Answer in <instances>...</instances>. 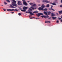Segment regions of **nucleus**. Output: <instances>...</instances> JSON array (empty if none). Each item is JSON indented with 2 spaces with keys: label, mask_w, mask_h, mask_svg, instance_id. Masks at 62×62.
Masks as SVG:
<instances>
[{
  "label": "nucleus",
  "mask_w": 62,
  "mask_h": 62,
  "mask_svg": "<svg viewBox=\"0 0 62 62\" xmlns=\"http://www.w3.org/2000/svg\"><path fill=\"white\" fill-rule=\"evenodd\" d=\"M47 23V21H45V23Z\"/></svg>",
  "instance_id": "c9c22d12"
},
{
  "label": "nucleus",
  "mask_w": 62,
  "mask_h": 62,
  "mask_svg": "<svg viewBox=\"0 0 62 62\" xmlns=\"http://www.w3.org/2000/svg\"><path fill=\"white\" fill-rule=\"evenodd\" d=\"M15 11V10L14 9H11V11Z\"/></svg>",
  "instance_id": "412c9836"
},
{
  "label": "nucleus",
  "mask_w": 62,
  "mask_h": 62,
  "mask_svg": "<svg viewBox=\"0 0 62 62\" xmlns=\"http://www.w3.org/2000/svg\"><path fill=\"white\" fill-rule=\"evenodd\" d=\"M51 23V22L49 21H47V23Z\"/></svg>",
  "instance_id": "c756f323"
},
{
  "label": "nucleus",
  "mask_w": 62,
  "mask_h": 62,
  "mask_svg": "<svg viewBox=\"0 0 62 62\" xmlns=\"http://www.w3.org/2000/svg\"><path fill=\"white\" fill-rule=\"evenodd\" d=\"M49 6H50V5H49V4H48L46 5V7H47V8H48L49 7Z\"/></svg>",
  "instance_id": "b1692460"
},
{
  "label": "nucleus",
  "mask_w": 62,
  "mask_h": 62,
  "mask_svg": "<svg viewBox=\"0 0 62 62\" xmlns=\"http://www.w3.org/2000/svg\"><path fill=\"white\" fill-rule=\"evenodd\" d=\"M18 5H19V6H21V5H22V2L21 1H18Z\"/></svg>",
  "instance_id": "0eeeda50"
},
{
  "label": "nucleus",
  "mask_w": 62,
  "mask_h": 62,
  "mask_svg": "<svg viewBox=\"0 0 62 62\" xmlns=\"http://www.w3.org/2000/svg\"><path fill=\"white\" fill-rule=\"evenodd\" d=\"M49 19H51V18H49Z\"/></svg>",
  "instance_id": "49530a36"
},
{
  "label": "nucleus",
  "mask_w": 62,
  "mask_h": 62,
  "mask_svg": "<svg viewBox=\"0 0 62 62\" xmlns=\"http://www.w3.org/2000/svg\"><path fill=\"white\" fill-rule=\"evenodd\" d=\"M36 19H38V18H35Z\"/></svg>",
  "instance_id": "c03bdc74"
},
{
  "label": "nucleus",
  "mask_w": 62,
  "mask_h": 62,
  "mask_svg": "<svg viewBox=\"0 0 62 62\" xmlns=\"http://www.w3.org/2000/svg\"><path fill=\"white\" fill-rule=\"evenodd\" d=\"M61 22H62V19L61 20Z\"/></svg>",
  "instance_id": "37998d69"
},
{
  "label": "nucleus",
  "mask_w": 62,
  "mask_h": 62,
  "mask_svg": "<svg viewBox=\"0 0 62 62\" xmlns=\"http://www.w3.org/2000/svg\"><path fill=\"white\" fill-rule=\"evenodd\" d=\"M56 18H57L56 17H52V19L53 20H55V19H56Z\"/></svg>",
  "instance_id": "6ab92c4d"
},
{
  "label": "nucleus",
  "mask_w": 62,
  "mask_h": 62,
  "mask_svg": "<svg viewBox=\"0 0 62 62\" xmlns=\"http://www.w3.org/2000/svg\"><path fill=\"white\" fill-rule=\"evenodd\" d=\"M41 17L42 18H44L45 19H47V18H49V16L48 15H47L46 16H45L43 15L42 16H41Z\"/></svg>",
  "instance_id": "7ed1b4c3"
},
{
  "label": "nucleus",
  "mask_w": 62,
  "mask_h": 62,
  "mask_svg": "<svg viewBox=\"0 0 62 62\" xmlns=\"http://www.w3.org/2000/svg\"><path fill=\"white\" fill-rule=\"evenodd\" d=\"M60 7H62V5H60Z\"/></svg>",
  "instance_id": "e433bc0d"
},
{
  "label": "nucleus",
  "mask_w": 62,
  "mask_h": 62,
  "mask_svg": "<svg viewBox=\"0 0 62 62\" xmlns=\"http://www.w3.org/2000/svg\"><path fill=\"white\" fill-rule=\"evenodd\" d=\"M23 4L24 6H27L28 5V4L26 3V2L24 0H23Z\"/></svg>",
  "instance_id": "39448f33"
},
{
  "label": "nucleus",
  "mask_w": 62,
  "mask_h": 62,
  "mask_svg": "<svg viewBox=\"0 0 62 62\" xmlns=\"http://www.w3.org/2000/svg\"><path fill=\"white\" fill-rule=\"evenodd\" d=\"M49 10H52V9H51V8H49Z\"/></svg>",
  "instance_id": "473e14b6"
},
{
  "label": "nucleus",
  "mask_w": 62,
  "mask_h": 62,
  "mask_svg": "<svg viewBox=\"0 0 62 62\" xmlns=\"http://www.w3.org/2000/svg\"><path fill=\"white\" fill-rule=\"evenodd\" d=\"M27 2L28 3H29L30 2V1H27Z\"/></svg>",
  "instance_id": "ea45409f"
},
{
  "label": "nucleus",
  "mask_w": 62,
  "mask_h": 62,
  "mask_svg": "<svg viewBox=\"0 0 62 62\" xmlns=\"http://www.w3.org/2000/svg\"><path fill=\"white\" fill-rule=\"evenodd\" d=\"M34 17H30V19H33Z\"/></svg>",
  "instance_id": "f704fd0d"
},
{
  "label": "nucleus",
  "mask_w": 62,
  "mask_h": 62,
  "mask_svg": "<svg viewBox=\"0 0 62 62\" xmlns=\"http://www.w3.org/2000/svg\"><path fill=\"white\" fill-rule=\"evenodd\" d=\"M41 7L42 8H45V6L44 5L42 4V6H41Z\"/></svg>",
  "instance_id": "9b49d317"
},
{
  "label": "nucleus",
  "mask_w": 62,
  "mask_h": 62,
  "mask_svg": "<svg viewBox=\"0 0 62 62\" xmlns=\"http://www.w3.org/2000/svg\"><path fill=\"white\" fill-rule=\"evenodd\" d=\"M13 2L12 3V5L14 6H15L16 8H17L18 7V5L17 4H16V1L14 0H13Z\"/></svg>",
  "instance_id": "f257e3e1"
},
{
  "label": "nucleus",
  "mask_w": 62,
  "mask_h": 62,
  "mask_svg": "<svg viewBox=\"0 0 62 62\" xmlns=\"http://www.w3.org/2000/svg\"><path fill=\"white\" fill-rule=\"evenodd\" d=\"M38 20H39V18H38Z\"/></svg>",
  "instance_id": "de8ad7c7"
},
{
  "label": "nucleus",
  "mask_w": 62,
  "mask_h": 62,
  "mask_svg": "<svg viewBox=\"0 0 62 62\" xmlns=\"http://www.w3.org/2000/svg\"><path fill=\"white\" fill-rule=\"evenodd\" d=\"M35 6H36V4H34L31 6V7H35Z\"/></svg>",
  "instance_id": "a211bd4d"
},
{
  "label": "nucleus",
  "mask_w": 62,
  "mask_h": 62,
  "mask_svg": "<svg viewBox=\"0 0 62 62\" xmlns=\"http://www.w3.org/2000/svg\"><path fill=\"white\" fill-rule=\"evenodd\" d=\"M31 8H32V9H33V10H34V9H37V8H34L32 7H31Z\"/></svg>",
  "instance_id": "ddd939ff"
},
{
  "label": "nucleus",
  "mask_w": 62,
  "mask_h": 62,
  "mask_svg": "<svg viewBox=\"0 0 62 62\" xmlns=\"http://www.w3.org/2000/svg\"><path fill=\"white\" fill-rule=\"evenodd\" d=\"M28 7H26L24 6L23 7V8L24 9H27Z\"/></svg>",
  "instance_id": "1a4fd4ad"
},
{
  "label": "nucleus",
  "mask_w": 62,
  "mask_h": 62,
  "mask_svg": "<svg viewBox=\"0 0 62 62\" xmlns=\"http://www.w3.org/2000/svg\"><path fill=\"white\" fill-rule=\"evenodd\" d=\"M52 4L53 5H56V4H55V3H52Z\"/></svg>",
  "instance_id": "a878e982"
},
{
  "label": "nucleus",
  "mask_w": 62,
  "mask_h": 62,
  "mask_svg": "<svg viewBox=\"0 0 62 62\" xmlns=\"http://www.w3.org/2000/svg\"><path fill=\"white\" fill-rule=\"evenodd\" d=\"M59 20H57L56 23H59Z\"/></svg>",
  "instance_id": "7c9ffc66"
},
{
  "label": "nucleus",
  "mask_w": 62,
  "mask_h": 62,
  "mask_svg": "<svg viewBox=\"0 0 62 62\" xmlns=\"http://www.w3.org/2000/svg\"><path fill=\"white\" fill-rule=\"evenodd\" d=\"M57 15H58V14L57 13Z\"/></svg>",
  "instance_id": "09e8293b"
},
{
  "label": "nucleus",
  "mask_w": 62,
  "mask_h": 62,
  "mask_svg": "<svg viewBox=\"0 0 62 62\" xmlns=\"http://www.w3.org/2000/svg\"><path fill=\"white\" fill-rule=\"evenodd\" d=\"M43 13H38L37 14H36V15L38 17H39L40 16H41V15H43Z\"/></svg>",
  "instance_id": "423d86ee"
},
{
  "label": "nucleus",
  "mask_w": 62,
  "mask_h": 62,
  "mask_svg": "<svg viewBox=\"0 0 62 62\" xmlns=\"http://www.w3.org/2000/svg\"><path fill=\"white\" fill-rule=\"evenodd\" d=\"M61 2L62 3V0H61Z\"/></svg>",
  "instance_id": "4c0bfd02"
},
{
  "label": "nucleus",
  "mask_w": 62,
  "mask_h": 62,
  "mask_svg": "<svg viewBox=\"0 0 62 62\" xmlns=\"http://www.w3.org/2000/svg\"><path fill=\"white\" fill-rule=\"evenodd\" d=\"M4 5H7V3L6 2H4Z\"/></svg>",
  "instance_id": "c85d7f7f"
},
{
  "label": "nucleus",
  "mask_w": 62,
  "mask_h": 62,
  "mask_svg": "<svg viewBox=\"0 0 62 62\" xmlns=\"http://www.w3.org/2000/svg\"><path fill=\"white\" fill-rule=\"evenodd\" d=\"M33 13H39V12L37 11H34L33 12Z\"/></svg>",
  "instance_id": "5701e85b"
},
{
  "label": "nucleus",
  "mask_w": 62,
  "mask_h": 62,
  "mask_svg": "<svg viewBox=\"0 0 62 62\" xmlns=\"http://www.w3.org/2000/svg\"><path fill=\"white\" fill-rule=\"evenodd\" d=\"M38 9L39 10H42L43 11V8L41 7H39L38 8Z\"/></svg>",
  "instance_id": "6e6552de"
},
{
  "label": "nucleus",
  "mask_w": 62,
  "mask_h": 62,
  "mask_svg": "<svg viewBox=\"0 0 62 62\" xmlns=\"http://www.w3.org/2000/svg\"><path fill=\"white\" fill-rule=\"evenodd\" d=\"M29 10H28V12L26 11L25 12L26 13H32V11H33V9L31 8H29Z\"/></svg>",
  "instance_id": "f03ea898"
},
{
  "label": "nucleus",
  "mask_w": 62,
  "mask_h": 62,
  "mask_svg": "<svg viewBox=\"0 0 62 62\" xmlns=\"http://www.w3.org/2000/svg\"><path fill=\"white\" fill-rule=\"evenodd\" d=\"M7 10L8 11H11V9H7Z\"/></svg>",
  "instance_id": "4be33fe9"
},
{
  "label": "nucleus",
  "mask_w": 62,
  "mask_h": 62,
  "mask_svg": "<svg viewBox=\"0 0 62 62\" xmlns=\"http://www.w3.org/2000/svg\"><path fill=\"white\" fill-rule=\"evenodd\" d=\"M3 10H4V11H6V10L5 9H3Z\"/></svg>",
  "instance_id": "72a5a7b5"
},
{
  "label": "nucleus",
  "mask_w": 62,
  "mask_h": 62,
  "mask_svg": "<svg viewBox=\"0 0 62 62\" xmlns=\"http://www.w3.org/2000/svg\"><path fill=\"white\" fill-rule=\"evenodd\" d=\"M43 13L45 14L46 15H48V14L45 11H44Z\"/></svg>",
  "instance_id": "9d476101"
},
{
  "label": "nucleus",
  "mask_w": 62,
  "mask_h": 62,
  "mask_svg": "<svg viewBox=\"0 0 62 62\" xmlns=\"http://www.w3.org/2000/svg\"><path fill=\"white\" fill-rule=\"evenodd\" d=\"M47 10L48 9H47V8H45L44 9H43V11H47Z\"/></svg>",
  "instance_id": "2eb2a0df"
},
{
  "label": "nucleus",
  "mask_w": 62,
  "mask_h": 62,
  "mask_svg": "<svg viewBox=\"0 0 62 62\" xmlns=\"http://www.w3.org/2000/svg\"><path fill=\"white\" fill-rule=\"evenodd\" d=\"M30 5H32L33 4V3L32 2H31L29 3Z\"/></svg>",
  "instance_id": "cd10ccee"
},
{
  "label": "nucleus",
  "mask_w": 62,
  "mask_h": 62,
  "mask_svg": "<svg viewBox=\"0 0 62 62\" xmlns=\"http://www.w3.org/2000/svg\"><path fill=\"white\" fill-rule=\"evenodd\" d=\"M11 13H12V14H13V13H14V12H12Z\"/></svg>",
  "instance_id": "58836bf2"
},
{
  "label": "nucleus",
  "mask_w": 62,
  "mask_h": 62,
  "mask_svg": "<svg viewBox=\"0 0 62 62\" xmlns=\"http://www.w3.org/2000/svg\"><path fill=\"white\" fill-rule=\"evenodd\" d=\"M21 15H22V14H21V13H18V15L19 16H21Z\"/></svg>",
  "instance_id": "bb28decb"
},
{
  "label": "nucleus",
  "mask_w": 62,
  "mask_h": 62,
  "mask_svg": "<svg viewBox=\"0 0 62 62\" xmlns=\"http://www.w3.org/2000/svg\"><path fill=\"white\" fill-rule=\"evenodd\" d=\"M21 10L22 11H23V12H25V11H26V9H24L23 10H22V9H21Z\"/></svg>",
  "instance_id": "f8f14e48"
},
{
  "label": "nucleus",
  "mask_w": 62,
  "mask_h": 62,
  "mask_svg": "<svg viewBox=\"0 0 62 62\" xmlns=\"http://www.w3.org/2000/svg\"><path fill=\"white\" fill-rule=\"evenodd\" d=\"M32 13H30L29 14L30 15H31Z\"/></svg>",
  "instance_id": "79ce46f5"
},
{
  "label": "nucleus",
  "mask_w": 62,
  "mask_h": 62,
  "mask_svg": "<svg viewBox=\"0 0 62 62\" xmlns=\"http://www.w3.org/2000/svg\"><path fill=\"white\" fill-rule=\"evenodd\" d=\"M10 7H11V8H16V7H14L13 6H12V5H10Z\"/></svg>",
  "instance_id": "f3484780"
},
{
  "label": "nucleus",
  "mask_w": 62,
  "mask_h": 62,
  "mask_svg": "<svg viewBox=\"0 0 62 62\" xmlns=\"http://www.w3.org/2000/svg\"><path fill=\"white\" fill-rule=\"evenodd\" d=\"M38 6H40V4H38Z\"/></svg>",
  "instance_id": "a18cd8bd"
},
{
  "label": "nucleus",
  "mask_w": 62,
  "mask_h": 62,
  "mask_svg": "<svg viewBox=\"0 0 62 62\" xmlns=\"http://www.w3.org/2000/svg\"><path fill=\"white\" fill-rule=\"evenodd\" d=\"M51 16L52 17H53L54 16H55L54 15V14L52 13H51Z\"/></svg>",
  "instance_id": "dca6fc26"
},
{
  "label": "nucleus",
  "mask_w": 62,
  "mask_h": 62,
  "mask_svg": "<svg viewBox=\"0 0 62 62\" xmlns=\"http://www.w3.org/2000/svg\"><path fill=\"white\" fill-rule=\"evenodd\" d=\"M53 6H51V9H52V10H53V11H55V10H54L53 9V8H53Z\"/></svg>",
  "instance_id": "aec40b11"
},
{
  "label": "nucleus",
  "mask_w": 62,
  "mask_h": 62,
  "mask_svg": "<svg viewBox=\"0 0 62 62\" xmlns=\"http://www.w3.org/2000/svg\"><path fill=\"white\" fill-rule=\"evenodd\" d=\"M51 13L52 12H50V11H49L47 12V13L48 15H50V14H51Z\"/></svg>",
  "instance_id": "4468645a"
},
{
  "label": "nucleus",
  "mask_w": 62,
  "mask_h": 62,
  "mask_svg": "<svg viewBox=\"0 0 62 62\" xmlns=\"http://www.w3.org/2000/svg\"><path fill=\"white\" fill-rule=\"evenodd\" d=\"M31 15H34V14L31 13Z\"/></svg>",
  "instance_id": "a19ab883"
},
{
  "label": "nucleus",
  "mask_w": 62,
  "mask_h": 62,
  "mask_svg": "<svg viewBox=\"0 0 62 62\" xmlns=\"http://www.w3.org/2000/svg\"><path fill=\"white\" fill-rule=\"evenodd\" d=\"M18 11V10L17 9H15V11Z\"/></svg>",
  "instance_id": "393cba45"
},
{
  "label": "nucleus",
  "mask_w": 62,
  "mask_h": 62,
  "mask_svg": "<svg viewBox=\"0 0 62 62\" xmlns=\"http://www.w3.org/2000/svg\"><path fill=\"white\" fill-rule=\"evenodd\" d=\"M42 1L43 3H49L50 1L47 0H42Z\"/></svg>",
  "instance_id": "20e7f679"
},
{
  "label": "nucleus",
  "mask_w": 62,
  "mask_h": 62,
  "mask_svg": "<svg viewBox=\"0 0 62 62\" xmlns=\"http://www.w3.org/2000/svg\"><path fill=\"white\" fill-rule=\"evenodd\" d=\"M61 18L58 17V20H61Z\"/></svg>",
  "instance_id": "2f4dec72"
},
{
  "label": "nucleus",
  "mask_w": 62,
  "mask_h": 62,
  "mask_svg": "<svg viewBox=\"0 0 62 62\" xmlns=\"http://www.w3.org/2000/svg\"><path fill=\"white\" fill-rule=\"evenodd\" d=\"M52 6L53 7H54V6Z\"/></svg>",
  "instance_id": "8fccbe9b"
}]
</instances>
